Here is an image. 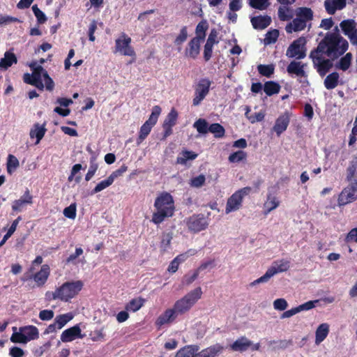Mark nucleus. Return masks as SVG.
<instances>
[{
	"instance_id": "nucleus-32",
	"label": "nucleus",
	"mask_w": 357,
	"mask_h": 357,
	"mask_svg": "<svg viewBox=\"0 0 357 357\" xmlns=\"http://www.w3.org/2000/svg\"><path fill=\"white\" fill-rule=\"evenodd\" d=\"M202 41L192 38L188 43L186 49V55L191 58H196L199 54L200 45Z\"/></svg>"
},
{
	"instance_id": "nucleus-35",
	"label": "nucleus",
	"mask_w": 357,
	"mask_h": 357,
	"mask_svg": "<svg viewBox=\"0 0 357 357\" xmlns=\"http://www.w3.org/2000/svg\"><path fill=\"white\" fill-rule=\"evenodd\" d=\"M250 108L249 107H245V117L248 119V121L251 123H255L257 122H261L264 120L266 113L264 111H260L259 112L251 114Z\"/></svg>"
},
{
	"instance_id": "nucleus-45",
	"label": "nucleus",
	"mask_w": 357,
	"mask_h": 357,
	"mask_svg": "<svg viewBox=\"0 0 357 357\" xmlns=\"http://www.w3.org/2000/svg\"><path fill=\"white\" fill-rule=\"evenodd\" d=\"M20 162L18 159L13 155H9L7 160V172L11 174L19 167Z\"/></svg>"
},
{
	"instance_id": "nucleus-40",
	"label": "nucleus",
	"mask_w": 357,
	"mask_h": 357,
	"mask_svg": "<svg viewBox=\"0 0 357 357\" xmlns=\"http://www.w3.org/2000/svg\"><path fill=\"white\" fill-rule=\"evenodd\" d=\"M198 348L194 346H188L180 349L175 357H196V351Z\"/></svg>"
},
{
	"instance_id": "nucleus-5",
	"label": "nucleus",
	"mask_w": 357,
	"mask_h": 357,
	"mask_svg": "<svg viewBox=\"0 0 357 357\" xmlns=\"http://www.w3.org/2000/svg\"><path fill=\"white\" fill-rule=\"evenodd\" d=\"M347 178L349 186L340 194L338 204L345 205L357 199V162L352 163L348 168Z\"/></svg>"
},
{
	"instance_id": "nucleus-10",
	"label": "nucleus",
	"mask_w": 357,
	"mask_h": 357,
	"mask_svg": "<svg viewBox=\"0 0 357 357\" xmlns=\"http://www.w3.org/2000/svg\"><path fill=\"white\" fill-rule=\"evenodd\" d=\"M131 38L125 33H121L115 40L114 52L123 56H135V52L130 45Z\"/></svg>"
},
{
	"instance_id": "nucleus-17",
	"label": "nucleus",
	"mask_w": 357,
	"mask_h": 357,
	"mask_svg": "<svg viewBox=\"0 0 357 357\" xmlns=\"http://www.w3.org/2000/svg\"><path fill=\"white\" fill-rule=\"evenodd\" d=\"M340 26L344 34L349 38L351 43L354 45L357 44V31L354 21L351 20H343L340 24Z\"/></svg>"
},
{
	"instance_id": "nucleus-15",
	"label": "nucleus",
	"mask_w": 357,
	"mask_h": 357,
	"mask_svg": "<svg viewBox=\"0 0 357 357\" xmlns=\"http://www.w3.org/2000/svg\"><path fill=\"white\" fill-rule=\"evenodd\" d=\"M231 348L234 351H245L249 349L252 351H257L260 348L259 343H253L247 337H242L237 339L231 345Z\"/></svg>"
},
{
	"instance_id": "nucleus-61",
	"label": "nucleus",
	"mask_w": 357,
	"mask_h": 357,
	"mask_svg": "<svg viewBox=\"0 0 357 357\" xmlns=\"http://www.w3.org/2000/svg\"><path fill=\"white\" fill-rule=\"evenodd\" d=\"M111 185H112L111 182L107 178L105 180L100 181V183H98L96 185V186L93 189L92 193L93 194L98 193V192L105 190L107 187L110 186Z\"/></svg>"
},
{
	"instance_id": "nucleus-41",
	"label": "nucleus",
	"mask_w": 357,
	"mask_h": 357,
	"mask_svg": "<svg viewBox=\"0 0 357 357\" xmlns=\"http://www.w3.org/2000/svg\"><path fill=\"white\" fill-rule=\"evenodd\" d=\"M144 303V300L142 298H137L130 301L126 305V309L128 311L135 312L138 311Z\"/></svg>"
},
{
	"instance_id": "nucleus-31",
	"label": "nucleus",
	"mask_w": 357,
	"mask_h": 357,
	"mask_svg": "<svg viewBox=\"0 0 357 357\" xmlns=\"http://www.w3.org/2000/svg\"><path fill=\"white\" fill-rule=\"evenodd\" d=\"M306 24L304 20L296 17L286 26L285 30L288 33H291L293 32L301 31L304 30Z\"/></svg>"
},
{
	"instance_id": "nucleus-24",
	"label": "nucleus",
	"mask_w": 357,
	"mask_h": 357,
	"mask_svg": "<svg viewBox=\"0 0 357 357\" xmlns=\"http://www.w3.org/2000/svg\"><path fill=\"white\" fill-rule=\"evenodd\" d=\"M330 331V325L328 323L319 324L315 331L314 343L319 345L328 337Z\"/></svg>"
},
{
	"instance_id": "nucleus-8",
	"label": "nucleus",
	"mask_w": 357,
	"mask_h": 357,
	"mask_svg": "<svg viewBox=\"0 0 357 357\" xmlns=\"http://www.w3.org/2000/svg\"><path fill=\"white\" fill-rule=\"evenodd\" d=\"M161 112L162 109L160 106L155 105L153 107L151 114H150L148 120H146L140 128L137 139L139 144L143 142L149 135L153 127L157 123Z\"/></svg>"
},
{
	"instance_id": "nucleus-38",
	"label": "nucleus",
	"mask_w": 357,
	"mask_h": 357,
	"mask_svg": "<svg viewBox=\"0 0 357 357\" xmlns=\"http://www.w3.org/2000/svg\"><path fill=\"white\" fill-rule=\"evenodd\" d=\"M287 71L289 73H294L297 76L305 77L303 65L301 62L292 61L287 67Z\"/></svg>"
},
{
	"instance_id": "nucleus-23",
	"label": "nucleus",
	"mask_w": 357,
	"mask_h": 357,
	"mask_svg": "<svg viewBox=\"0 0 357 357\" xmlns=\"http://www.w3.org/2000/svg\"><path fill=\"white\" fill-rule=\"evenodd\" d=\"M280 201L279 198L274 194L268 193L266 199L263 204L264 214L268 215L271 211L279 207Z\"/></svg>"
},
{
	"instance_id": "nucleus-44",
	"label": "nucleus",
	"mask_w": 357,
	"mask_h": 357,
	"mask_svg": "<svg viewBox=\"0 0 357 357\" xmlns=\"http://www.w3.org/2000/svg\"><path fill=\"white\" fill-rule=\"evenodd\" d=\"M280 89V85L274 82H267L264 86V91L268 96H272L278 93Z\"/></svg>"
},
{
	"instance_id": "nucleus-18",
	"label": "nucleus",
	"mask_w": 357,
	"mask_h": 357,
	"mask_svg": "<svg viewBox=\"0 0 357 357\" xmlns=\"http://www.w3.org/2000/svg\"><path fill=\"white\" fill-rule=\"evenodd\" d=\"M33 204V196L30 193L29 190H26L24 195L19 198L15 199L12 203V209L15 212H22L27 205H31Z\"/></svg>"
},
{
	"instance_id": "nucleus-64",
	"label": "nucleus",
	"mask_w": 357,
	"mask_h": 357,
	"mask_svg": "<svg viewBox=\"0 0 357 357\" xmlns=\"http://www.w3.org/2000/svg\"><path fill=\"white\" fill-rule=\"evenodd\" d=\"M345 241L347 243H357V227L352 229L346 236Z\"/></svg>"
},
{
	"instance_id": "nucleus-22",
	"label": "nucleus",
	"mask_w": 357,
	"mask_h": 357,
	"mask_svg": "<svg viewBox=\"0 0 357 357\" xmlns=\"http://www.w3.org/2000/svg\"><path fill=\"white\" fill-rule=\"evenodd\" d=\"M289 114L284 112V114L279 116V117L275 120V123L272 128V130L275 132L278 136H280L287 130L289 123Z\"/></svg>"
},
{
	"instance_id": "nucleus-30",
	"label": "nucleus",
	"mask_w": 357,
	"mask_h": 357,
	"mask_svg": "<svg viewBox=\"0 0 357 357\" xmlns=\"http://www.w3.org/2000/svg\"><path fill=\"white\" fill-rule=\"evenodd\" d=\"M223 348L219 345L215 344L201 351H196V357H216L222 351Z\"/></svg>"
},
{
	"instance_id": "nucleus-42",
	"label": "nucleus",
	"mask_w": 357,
	"mask_h": 357,
	"mask_svg": "<svg viewBox=\"0 0 357 357\" xmlns=\"http://www.w3.org/2000/svg\"><path fill=\"white\" fill-rule=\"evenodd\" d=\"M178 116V112L174 108H172L167 115L162 126L173 127L176 123Z\"/></svg>"
},
{
	"instance_id": "nucleus-62",
	"label": "nucleus",
	"mask_w": 357,
	"mask_h": 357,
	"mask_svg": "<svg viewBox=\"0 0 357 357\" xmlns=\"http://www.w3.org/2000/svg\"><path fill=\"white\" fill-rule=\"evenodd\" d=\"M98 167V165L97 163H96L94 161L91 162L89 169L85 176L86 181H88L92 178V177L94 176L96 172L97 171Z\"/></svg>"
},
{
	"instance_id": "nucleus-49",
	"label": "nucleus",
	"mask_w": 357,
	"mask_h": 357,
	"mask_svg": "<svg viewBox=\"0 0 357 357\" xmlns=\"http://www.w3.org/2000/svg\"><path fill=\"white\" fill-rule=\"evenodd\" d=\"M206 182V176L204 174H199L197 176L192 178L190 180L189 184L192 188H199L202 187Z\"/></svg>"
},
{
	"instance_id": "nucleus-47",
	"label": "nucleus",
	"mask_w": 357,
	"mask_h": 357,
	"mask_svg": "<svg viewBox=\"0 0 357 357\" xmlns=\"http://www.w3.org/2000/svg\"><path fill=\"white\" fill-rule=\"evenodd\" d=\"M247 158V153L243 151H238L231 153L228 160L231 163H238L245 160Z\"/></svg>"
},
{
	"instance_id": "nucleus-27",
	"label": "nucleus",
	"mask_w": 357,
	"mask_h": 357,
	"mask_svg": "<svg viewBox=\"0 0 357 357\" xmlns=\"http://www.w3.org/2000/svg\"><path fill=\"white\" fill-rule=\"evenodd\" d=\"M50 273V266L44 264L40 270L33 275V280L38 287L43 286L47 281Z\"/></svg>"
},
{
	"instance_id": "nucleus-28",
	"label": "nucleus",
	"mask_w": 357,
	"mask_h": 357,
	"mask_svg": "<svg viewBox=\"0 0 357 357\" xmlns=\"http://www.w3.org/2000/svg\"><path fill=\"white\" fill-rule=\"evenodd\" d=\"M192 255V251H188L185 253L181 254L178 255L176 257H175L170 263L167 271L171 273H174L177 271L178 269L179 265L182 263H183L185 261L187 260V259L190 256Z\"/></svg>"
},
{
	"instance_id": "nucleus-37",
	"label": "nucleus",
	"mask_w": 357,
	"mask_h": 357,
	"mask_svg": "<svg viewBox=\"0 0 357 357\" xmlns=\"http://www.w3.org/2000/svg\"><path fill=\"white\" fill-rule=\"evenodd\" d=\"M208 28V24L206 20L201 21L197 26L195 33L196 36L194 38L195 39H198L203 42L204 39L206 36V31Z\"/></svg>"
},
{
	"instance_id": "nucleus-43",
	"label": "nucleus",
	"mask_w": 357,
	"mask_h": 357,
	"mask_svg": "<svg viewBox=\"0 0 357 357\" xmlns=\"http://www.w3.org/2000/svg\"><path fill=\"white\" fill-rule=\"evenodd\" d=\"M338 79L339 75L336 73L328 75L324 80L325 87L328 89H334L337 84Z\"/></svg>"
},
{
	"instance_id": "nucleus-21",
	"label": "nucleus",
	"mask_w": 357,
	"mask_h": 357,
	"mask_svg": "<svg viewBox=\"0 0 357 357\" xmlns=\"http://www.w3.org/2000/svg\"><path fill=\"white\" fill-rule=\"evenodd\" d=\"M177 314L178 313L174 307L167 309L157 318L155 325L158 327H161L163 325L170 324L176 319Z\"/></svg>"
},
{
	"instance_id": "nucleus-13",
	"label": "nucleus",
	"mask_w": 357,
	"mask_h": 357,
	"mask_svg": "<svg viewBox=\"0 0 357 357\" xmlns=\"http://www.w3.org/2000/svg\"><path fill=\"white\" fill-rule=\"evenodd\" d=\"M305 38L301 37L294 40L287 50V56L290 58L296 57L297 59H303L305 56Z\"/></svg>"
},
{
	"instance_id": "nucleus-16",
	"label": "nucleus",
	"mask_w": 357,
	"mask_h": 357,
	"mask_svg": "<svg viewBox=\"0 0 357 357\" xmlns=\"http://www.w3.org/2000/svg\"><path fill=\"white\" fill-rule=\"evenodd\" d=\"M84 336L79 325L77 324L64 330L61 334L60 339L63 342H70L76 339H82Z\"/></svg>"
},
{
	"instance_id": "nucleus-46",
	"label": "nucleus",
	"mask_w": 357,
	"mask_h": 357,
	"mask_svg": "<svg viewBox=\"0 0 357 357\" xmlns=\"http://www.w3.org/2000/svg\"><path fill=\"white\" fill-rule=\"evenodd\" d=\"M197 157V154L192 151H184L181 153V155L177 158V162L179 164L184 165L188 160H195Z\"/></svg>"
},
{
	"instance_id": "nucleus-53",
	"label": "nucleus",
	"mask_w": 357,
	"mask_h": 357,
	"mask_svg": "<svg viewBox=\"0 0 357 357\" xmlns=\"http://www.w3.org/2000/svg\"><path fill=\"white\" fill-rule=\"evenodd\" d=\"M278 16L281 20L286 21L292 17V13L289 8L282 6L278 9Z\"/></svg>"
},
{
	"instance_id": "nucleus-25",
	"label": "nucleus",
	"mask_w": 357,
	"mask_h": 357,
	"mask_svg": "<svg viewBox=\"0 0 357 357\" xmlns=\"http://www.w3.org/2000/svg\"><path fill=\"white\" fill-rule=\"evenodd\" d=\"M346 6V0H326L324 7L327 13L333 15L337 10L343 9Z\"/></svg>"
},
{
	"instance_id": "nucleus-56",
	"label": "nucleus",
	"mask_w": 357,
	"mask_h": 357,
	"mask_svg": "<svg viewBox=\"0 0 357 357\" xmlns=\"http://www.w3.org/2000/svg\"><path fill=\"white\" fill-rule=\"evenodd\" d=\"M258 71L259 73L266 77H270L274 72V66L270 65H259Z\"/></svg>"
},
{
	"instance_id": "nucleus-2",
	"label": "nucleus",
	"mask_w": 357,
	"mask_h": 357,
	"mask_svg": "<svg viewBox=\"0 0 357 357\" xmlns=\"http://www.w3.org/2000/svg\"><path fill=\"white\" fill-rule=\"evenodd\" d=\"M337 26L335 33H328L321 41L317 50L334 59L344 54L348 49V42L338 33Z\"/></svg>"
},
{
	"instance_id": "nucleus-4",
	"label": "nucleus",
	"mask_w": 357,
	"mask_h": 357,
	"mask_svg": "<svg viewBox=\"0 0 357 357\" xmlns=\"http://www.w3.org/2000/svg\"><path fill=\"white\" fill-rule=\"evenodd\" d=\"M83 286L84 283L81 280L66 282L54 291L47 292L46 296L49 299H58L61 301L69 302L79 294Z\"/></svg>"
},
{
	"instance_id": "nucleus-54",
	"label": "nucleus",
	"mask_w": 357,
	"mask_h": 357,
	"mask_svg": "<svg viewBox=\"0 0 357 357\" xmlns=\"http://www.w3.org/2000/svg\"><path fill=\"white\" fill-rule=\"evenodd\" d=\"M188 33L186 27H183L174 40L176 45H181L188 38Z\"/></svg>"
},
{
	"instance_id": "nucleus-33",
	"label": "nucleus",
	"mask_w": 357,
	"mask_h": 357,
	"mask_svg": "<svg viewBox=\"0 0 357 357\" xmlns=\"http://www.w3.org/2000/svg\"><path fill=\"white\" fill-rule=\"evenodd\" d=\"M271 19L267 15L258 16L252 18L251 22L255 29H264L271 23Z\"/></svg>"
},
{
	"instance_id": "nucleus-26",
	"label": "nucleus",
	"mask_w": 357,
	"mask_h": 357,
	"mask_svg": "<svg viewBox=\"0 0 357 357\" xmlns=\"http://www.w3.org/2000/svg\"><path fill=\"white\" fill-rule=\"evenodd\" d=\"M46 132L45 124L35 123L29 132L30 138H36V144H38Z\"/></svg>"
},
{
	"instance_id": "nucleus-36",
	"label": "nucleus",
	"mask_w": 357,
	"mask_h": 357,
	"mask_svg": "<svg viewBox=\"0 0 357 357\" xmlns=\"http://www.w3.org/2000/svg\"><path fill=\"white\" fill-rule=\"evenodd\" d=\"M73 318V313L68 312L66 314L57 315L54 319V321L58 326V329H61Z\"/></svg>"
},
{
	"instance_id": "nucleus-48",
	"label": "nucleus",
	"mask_w": 357,
	"mask_h": 357,
	"mask_svg": "<svg viewBox=\"0 0 357 357\" xmlns=\"http://www.w3.org/2000/svg\"><path fill=\"white\" fill-rule=\"evenodd\" d=\"M21 220V218L18 217L16 220H15L10 227L8 229L6 234L3 236V239L0 242V247L3 245L6 241L13 235V234L15 231L16 228L19 224V222Z\"/></svg>"
},
{
	"instance_id": "nucleus-3",
	"label": "nucleus",
	"mask_w": 357,
	"mask_h": 357,
	"mask_svg": "<svg viewBox=\"0 0 357 357\" xmlns=\"http://www.w3.org/2000/svg\"><path fill=\"white\" fill-rule=\"evenodd\" d=\"M29 67L32 70V74L24 75V82L33 85L40 90L45 88L48 91H52L54 89V83L52 79L42 66L37 62H32L29 64Z\"/></svg>"
},
{
	"instance_id": "nucleus-7",
	"label": "nucleus",
	"mask_w": 357,
	"mask_h": 357,
	"mask_svg": "<svg viewBox=\"0 0 357 357\" xmlns=\"http://www.w3.org/2000/svg\"><path fill=\"white\" fill-rule=\"evenodd\" d=\"M202 296V289L200 287H198L176 301L174 305V307L178 314H183L190 310L201 298Z\"/></svg>"
},
{
	"instance_id": "nucleus-14",
	"label": "nucleus",
	"mask_w": 357,
	"mask_h": 357,
	"mask_svg": "<svg viewBox=\"0 0 357 357\" xmlns=\"http://www.w3.org/2000/svg\"><path fill=\"white\" fill-rule=\"evenodd\" d=\"M208 225V220L204 215H194L187 221L188 229L195 233L206 229Z\"/></svg>"
},
{
	"instance_id": "nucleus-57",
	"label": "nucleus",
	"mask_w": 357,
	"mask_h": 357,
	"mask_svg": "<svg viewBox=\"0 0 357 357\" xmlns=\"http://www.w3.org/2000/svg\"><path fill=\"white\" fill-rule=\"evenodd\" d=\"M352 60V54L351 53H347L344 56H343L339 63V68L342 70H347L350 65L351 61Z\"/></svg>"
},
{
	"instance_id": "nucleus-59",
	"label": "nucleus",
	"mask_w": 357,
	"mask_h": 357,
	"mask_svg": "<svg viewBox=\"0 0 357 357\" xmlns=\"http://www.w3.org/2000/svg\"><path fill=\"white\" fill-rule=\"evenodd\" d=\"M127 171V167L125 165L121 166L119 169L113 172L108 177L107 179L112 184L115 179L121 176Z\"/></svg>"
},
{
	"instance_id": "nucleus-6",
	"label": "nucleus",
	"mask_w": 357,
	"mask_h": 357,
	"mask_svg": "<svg viewBox=\"0 0 357 357\" xmlns=\"http://www.w3.org/2000/svg\"><path fill=\"white\" fill-rule=\"evenodd\" d=\"M13 331L10 341L13 343L25 344L39 337L38 329L32 325L20 327L19 328L13 327Z\"/></svg>"
},
{
	"instance_id": "nucleus-1",
	"label": "nucleus",
	"mask_w": 357,
	"mask_h": 357,
	"mask_svg": "<svg viewBox=\"0 0 357 357\" xmlns=\"http://www.w3.org/2000/svg\"><path fill=\"white\" fill-rule=\"evenodd\" d=\"M154 211L151 222L159 225L165 219L172 218L175 213L176 206L173 196L167 192H162L157 195L153 203Z\"/></svg>"
},
{
	"instance_id": "nucleus-20",
	"label": "nucleus",
	"mask_w": 357,
	"mask_h": 357,
	"mask_svg": "<svg viewBox=\"0 0 357 357\" xmlns=\"http://www.w3.org/2000/svg\"><path fill=\"white\" fill-rule=\"evenodd\" d=\"M318 303V301H310L305 303H303L297 307H293L290 310H286L281 315V319H287L293 317L294 315L303 312L307 311L315 307V304Z\"/></svg>"
},
{
	"instance_id": "nucleus-55",
	"label": "nucleus",
	"mask_w": 357,
	"mask_h": 357,
	"mask_svg": "<svg viewBox=\"0 0 357 357\" xmlns=\"http://www.w3.org/2000/svg\"><path fill=\"white\" fill-rule=\"evenodd\" d=\"M32 10L37 19V22L39 24H44L47 21V17L45 14L38 7L37 5L32 6Z\"/></svg>"
},
{
	"instance_id": "nucleus-34",
	"label": "nucleus",
	"mask_w": 357,
	"mask_h": 357,
	"mask_svg": "<svg viewBox=\"0 0 357 357\" xmlns=\"http://www.w3.org/2000/svg\"><path fill=\"white\" fill-rule=\"evenodd\" d=\"M16 63L17 58L15 55L10 52H6L4 54V57L2 58L0 61V68L6 70L10 66H11L13 63Z\"/></svg>"
},
{
	"instance_id": "nucleus-39",
	"label": "nucleus",
	"mask_w": 357,
	"mask_h": 357,
	"mask_svg": "<svg viewBox=\"0 0 357 357\" xmlns=\"http://www.w3.org/2000/svg\"><path fill=\"white\" fill-rule=\"evenodd\" d=\"M296 15L297 18L302 19L305 24L313 17V12L308 8H298L296 10Z\"/></svg>"
},
{
	"instance_id": "nucleus-63",
	"label": "nucleus",
	"mask_w": 357,
	"mask_h": 357,
	"mask_svg": "<svg viewBox=\"0 0 357 357\" xmlns=\"http://www.w3.org/2000/svg\"><path fill=\"white\" fill-rule=\"evenodd\" d=\"M54 312L51 310H43L39 312V318L43 321H49L54 317Z\"/></svg>"
},
{
	"instance_id": "nucleus-60",
	"label": "nucleus",
	"mask_w": 357,
	"mask_h": 357,
	"mask_svg": "<svg viewBox=\"0 0 357 357\" xmlns=\"http://www.w3.org/2000/svg\"><path fill=\"white\" fill-rule=\"evenodd\" d=\"M273 308L275 310L284 311L288 307V303L284 298H277L273 303Z\"/></svg>"
},
{
	"instance_id": "nucleus-52",
	"label": "nucleus",
	"mask_w": 357,
	"mask_h": 357,
	"mask_svg": "<svg viewBox=\"0 0 357 357\" xmlns=\"http://www.w3.org/2000/svg\"><path fill=\"white\" fill-rule=\"evenodd\" d=\"M250 6L258 10H265L269 5V0H250Z\"/></svg>"
},
{
	"instance_id": "nucleus-50",
	"label": "nucleus",
	"mask_w": 357,
	"mask_h": 357,
	"mask_svg": "<svg viewBox=\"0 0 357 357\" xmlns=\"http://www.w3.org/2000/svg\"><path fill=\"white\" fill-rule=\"evenodd\" d=\"M215 137H222L225 135L224 128L219 123H213L208 127V130Z\"/></svg>"
},
{
	"instance_id": "nucleus-58",
	"label": "nucleus",
	"mask_w": 357,
	"mask_h": 357,
	"mask_svg": "<svg viewBox=\"0 0 357 357\" xmlns=\"http://www.w3.org/2000/svg\"><path fill=\"white\" fill-rule=\"evenodd\" d=\"M77 206L75 204H71L69 206L63 210V215L65 217L74 220L76 218Z\"/></svg>"
},
{
	"instance_id": "nucleus-51",
	"label": "nucleus",
	"mask_w": 357,
	"mask_h": 357,
	"mask_svg": "<svg viewBox=\"0 0 357 357\" xmlns=\"http://www.w3.org/2000/svg\"><path fill=\"white\" fill-rule=\"evenodd\" d=\"M194 128H196L197 132L201 134H206L208 132V128L207 122L203 119H199L194 123Z\"/></svg>"
},
{
	"instance_id": "nucleus-11",
	"label": "nucleus",
	"mask_w": 357,
	"mask_h": 357,
	"mask_svg": "<svg viewBox=\"0 0 357 357\" xmlns=\"http://www.w3.org/2000/svg\"><path fill=\"white\" fill-rule=\"evenodd\" d=\"M322 52L315 50L310 54L314 65L317 67L319 73L324 76L331 67L332 63L329 59L323 57Z\"/></svg>"
},
{
	"instance_id": "nucleus-9",
	"label": "nucleus",
	"mask_w": 357,
	"mask_h": 357,
	"mask_svg": "<svg viewBox=\"0 0 357 357\" xmlns=\"http://www.w3.org/2000/svg\"><path fill=\"white\" fill-rule=\"evenodd\" d=\"M251 192V188L245 187L232 194L227 199L225 213L229 214L239 210L242 206L243 199Z\"/></svg>"
},
{
	"instance_id": "nucleus-29",
	"label": "nucleus",
	"mask_w": 357,
	"mask_h": 357,
	"mask_svg": "<svg viewBox=\"0 0 357 357\" xmlns=\"http://www.w3.org/2000/svg\"><path fill=\"white\" fill-rule=\"evenodd\" d=\"M211 265H212V263L211 261L204 263L197 269L185 275L184 276L183 280V284L188 286V285H190V284H192L195 280H197L200 271L206 269V268H208V266H210Z\"/></svg>"
},
{
	"instance_id": "nucleus-12",
	"label": "nucleus",
	"mask_w": 357,
	"mask_h": 357,
	"mask_svg": "<svg viewBox=\"0 0 357 357\" xmlns=\"http://www.w3.org/2000/svg\"><path fill=\"white\" fill-rule=\"evenodd\" d=\"M210 86L211 82L208 79H204L199 82L195 88V95L192 100V104L194 106H198L206 98L209 92Z\"/></svg>"
},
{
	"instance_id": "nucleus-19",
	"label": "nucleus",
	"mask_w": 357,
	"mask_h": 357,
	"mask_svg": "<svg viewBox=\"0 0 357 357\" xmlns=\"http://www.w3.org/2000/svg\"><path fill=\"white\" fill-rule=\"evenodd\" d=\"M290 268V262L288 260L281 259L274 261L266 271L270 279L275 275L287 271Z\"/></svg>"
}]
</instances>
